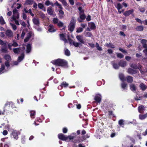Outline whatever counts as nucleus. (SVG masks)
Instances as JSON below:
<instances>
[{
  "label": "nucleus",
  "instance_id": "f257e3e1",
  "mask_svg": "<svg viewBox=\"0 0 147 147\" xmlns=\"http://www.w3.org/2000/svg\"><path fill=\"white\" fill-rule=\"evenodd\" d=\"M53 64L63 67H68V62L65 60L61 59H58L51 61Z\"/></svg>",
  "mask_w": 147,
  "mask_h": 147
},
{
  "label": "nucleus",
  "instance_id": "f03ea898",
  "mask_svg": "<svg viewBox=\"0 0 147 147\" xmlns=\"http://www.w3.org/2000/svg\"><path fill=\"white\" fill-rule=\"evenodd\" d=\"M76 20L75 18L73 17L71 18V20L68 26V29L71 32H72L75 27Z\"/></svg>",
  "mask_w": 147,
  "mask_h": 147
},
{
  "label": "nucleus",
  "instance_id": "7ed1b4c3",
  "mask_svg": "<svg viewBox=\"0 0 147 147\" xmlns=\"http://www.w3.org/2000/svg\"><path fill=\"white\" fill-rule=\"evenodd\" d=\"M7 42H4L2 40H0V45L4 47L1 48V50L2 52L3 53H7Z\"/></svg>",
  "mask_w": 147,
  "mask_h": 147
},
{
  "label": "nucleus",
  "instance_id": "20e7f679",
  "mask_svg": "<svg viewBox=\"0 0 147 147\" xmlns=\"http://www.w3.org/2000/svg\"><path fill=\"white\" fill-rule=\"evenodd\" d=\"M75 136H67L68 138V139L69 138L70 140H73L72 142L74 143H79L80 142V138L79 137H77V139H76L75 138H76V133H72Z\"/></svg>",
  "mask_w": 147,
  "mask_h": 147
},
{
  "label": "nucleus",
  "instance_id": "39448f33",
  "mask_svg": "<svg viewBox=\"0 0 147 147\" xmlns=\"http://www.w3.org/2000/svg\"><path fill=\"white\" fill-rule=\"evenodd\" d=\"M102 96L100 94H98L95 95L94 99L96 102L100 104L101 101Z\"/></svg>",
  "mask_w": 147,
  "mask_h": 147
},
{
  "label": "nucleus",
  "instance_id": "423d86ee",
  "mask_svg": "<svg viewBox=\"0 0 147 147\" xmlns=\"http://www.w3.org/2000/svg\"><path fill=\"white\" fill-rule=\"evenodd\" d=\"M11 137L16 140L18 138V134L16 130L13 129L12 130L11 134Z\"/></svg>",
  "mask_w": 147,
  "mask_h": 147
},
{
  "label": "nucleus",
  "instance_id": "0eeeda50",
  "mask_svg": "<svg viewBox=\"0 0 147 147\" xmlns=\"http://www.w3.org/2000/svg\"><path fill=\"white\" fill-rule=\"evenodd\" d=\"M58 137L59 139L63 141H66L68 140L67 136H66L62 133L59 134L58 135Z\"/></svg>",
  "mask_w": 147,
  "mask_h": 147
},
{
  "label": "nucleus",
  "instance_id": "6e6552de",
  "mask_svg": "<svg viewBox=\"0 0 147 147\" xmlns=\"http://www.w3.org/2000/svg\"><path fill=\"white\" fill-rule=\"evenodd\" d=\"M86 18V16L84 13L80 14V18H78V20L80 23L82 22L83 20Z\"/></svg>",
  "mask_w": 147,
  "mask_h": 147
},
{
  "label": "nucleus",
  "instance_id": "1a4fd4ad",
  "mask_svg": "<svg viewBox=\"0 0 147 147\" xmlns=\"http://www.w3.org/2000/svg\"><path fill=\"white\" fill-rule=\"evenodd\" d=\"M47 11L48 14L50 16L53 15V13H55L53 8L51 7H50L47 8Z\"/></svg>",
  "mask_w": 147,
  "mask_h": 147
},
{
  "label": "nucleus",
  "instance_id": "9d476101",
  "mask_svg": "<svg viewBox=\"0 0 147 147\" xmlns=\"http://www.w3.org/2000/svg\"><path fill=\"white\" fill-rule=\"evenodd\" d=\"M134 12V10L132 9L128 11H125L123 13V15L126 17L132 14Z\"/></svg>",
  "mask_w": 147,
  "mask_h": 147
},
{
  "label": "nucleus",
  "instance_id": "9b49d317",
  "mask_svg": "<svg viewBox=\"0 0 147 147\" xmlns=\"http://www.w3.org/2000/svg\"><path fill=\"white\" fill-rule=\"evenodd\" d=\"M48 31L51 32H54L56 31V29L54 28V26L52 24H50L49 26Z\"/></svg>",
  "mask_w": 147,
  "mask_h": 147
},
{
  "label": "nucleus",
  "instance_id": "f8f14e48",
  "mask_svg": "<svg viewBox=\"0 0 147 147\" xmlns=\"http://www.w3.org/2000/svg\"><path fill=\"white\" fill-rule=\"evenodd\" d=\"M127 72L129 74L132 75L135 74L137 73V71L136 70L130 68L128 69Z\"/></svg>",
  "mask_w": 147,
  "mask_h": 147
},
{
  "label": "nucleus",
  "instance_id": "ddd939ff",
  "mask_svg": "<svg viewBox=\"0 0 147 147\" xmlns=\"http://www.w3.org/2000/svg\"><path fill=\"white\" fill-rule=\"evenodd\" d=\"M76 38L77 40L80 42V43L81 44H84L85 43L83 39V37L82 36L80 35H77L76 36Z\"/></svg>",
  "mask_w": 147,
  "mask_h": 147
},
{
  "label": "nucleus",
  "instance_id": "4468645a",
  "mask_svg": "<svg viewBox=\"0 0 147 147\" xmlns=\"http://www.w3.org/2000/svg\"><path fill=\"white\" fill-rule=\"evenodd\" d=\"M32 21L34 24L39 26L40 24L39 19L38 18H34L32 19Z\"/></svg>",
  "mask_w": 147,
  "mask_h": 147
},
{
  "label": "nucleus",
  "instance_id": "2eb2a0df",
  "mask_svg": "<svg viewBox=\"0 0 147 147\" xmlns=\"http://www.w3.org/2000/svg\"><path fill=\"white\" fill-rule=\"evenodd\" d=\"M5 34L9 37H11L13 36V33L10 30H7L6 31Z\"/></svg>",
  "mask_w": 147,
  "mask_h": 147
},
{
  "label": "nucleus",
  "instance_id": "dca6fc26",
  "mask_svg": "<svg viewBox=\"0 0 147 147\" xmlns=\"http://www.w3.org/2000/svg\"><path fill=\"white\" fill-rule=\"evenodd\" d=\"M128 83H131L133 81V78L132 76H128L126 77V80Z\"/></svg>",
  "mask_w": 147,
  "mask_h": 147
},
{
  "label": "nucleus",
  "instance_id": "f3484780",
  "mask_svg": "<svg viewBox=\"0 0 147 147\" xmlns=\"http://www.w3.org/2000/svg\"><path fill=\"white\" fill-rule=\"evenodd\" d=\"M145 110V107L142 105H140L138 107V110L140 113H143Z\"/></svg>",
  "mask_w": 147,
  "mask_h": 147
},
{
  "label": "nucleus",
  "instance_id": "a211bd4d",
  "mask_svg": "<svg viewBox=\"0 0 147 147\" xmlns=\"http://www.w3.org/2000/svg\"><path fill=\"white\" fill-rule=\"evenodd\" d=\"M119 78L122 82H124L126 80V77L124 74L122 73H120L119 74Z\"/></svg>",
  "mask_w": 147,
  "mask_h": 147
},
{
  "label": "nucleus",
  "instance_id": "6ab92c4d",
  "mask_svg": "<svg viewBox=\"0 0 147 147\" xmlns=\"http://www.w3.org/2000/svg\"><path fill=\"white\" fill-rule=\"evenodd\" d=\"M140 88L142 91L145 90L147 88L146 86L143 83H141L139 86Z\"/></svg>",
  "mask_w": 147,
  "mask_h": 147
},
{
  "label": "nucleus",
  "instance_id": "aec40b11",
  "mask_svg": "<svg viewBox=\"0 0 147 147\" xmlns=\"http://www.w3.org/2000/svg\"><path fill=\"white\" fill-rule=\"evenodd\" d=\"M119 65L122 67H125L127 65V62L125 61L121 60L119 62Z\"/></svg>",
  "mask_w": 147,
  "mask_h": 147
},
{
  "label": "nucleus",
  "instance_id": "412c9836",
  "mask_svg": "<svg viewBox=\"0 0 147 147\" xmlns=\"http://www.w3.org/2000/svg\"><path fill=\"white\" fill-rule=\"evenodd\" d=\"M125 122V121L124 120L121 119L119 120L118 123L120 127H124V125Z\"/></svg>",
  "mask_w": 147,
  "mask_h": 147
},
{
  "label": "nucleus",
  "instance_id": "4be33fe9",
  "mask_svg": "<svg viewBox=\"0 0 147 147\" xmlns=\"http://www.w3.org/2000/svg\"><path fill=\"white\" fill-rule=\"evenodd\" d=\"M147 117V113H146L144 115L140 114L139 115V117L140 119L141 120H143L145 119Z\"/></svg>",
  "mask_w": 147,
  "mask_h": 147
},
{
  "label": "nucleus",
  "instance_id": "5701e85b",
  "mask_svg": "<svg viewBox=\"0 0 147 147\" xmlns=\"http://www.w3.org/2000/svg\"><path fill=\"white\" fill-rule=\"evenodd\" d=\"M31 49V44H28L26 46V52L27 53H30Z\"/></svg>",
  "mask_w": 147,
  "mask_h": 147
},
{
  "label": "nucleus",
  "instance_id": "b1692460",
  "mask_svg": "<svg viewBox=\"0 0 147 147\" xmlns=\"http://www.w3.org/2000/svg\"><path fill=\"white\" fill-rule=\"evenodd\" d=\"M30 116L32 119L35 118V115L36 114V112L32 110L30 111Z\"/></svg>",
  "mask_w": 147,
  "mask_h": 147
},
{
  "label": "nucleus",
  "instance_id": "393cba45",
  "mask_svg": "<svg viewBox=\"0 0 147 147\" xmlns=\"http://www.w3.org/2000/svg\"><path fill=\"white\" fill-rule=\"evenodd\" d=\"M62 3L63 5L65 7H68L69 6L68 4L67 3L66 1L65 0H59Z\"/></svg>",
  "mask_w": 147,
  "mask_h": 147
},
{
  "label": "nucleus",
  "instance_id": "a878e982",
  "mask_svg": "<svg viewBox=\"0 0 147 147\" xmlns=\"http://www.w3.org/2000/svg\"><path fill=\"white\" fill-rule=\"evenodd\" d=\"M34 2L33 0H26V1L25 4L26 5H31Z\"/></svg>",
  "mask_w": 147,
  "mask_h": 147
},
{
  "label": "nucleus",
  "instance_id": "bb28decb",
  "mask_svg": "<svg viewBox=\"0 0 147 147\" xmlns=\"http://www.w3.org/2000/svg\"><path fill=\"white\" fill-rule=\"evenodd\" d=\"M137 31H142L143 30L144 28L142 26H137L135 28Z\"/></svg>",
  "mask_w": 147,
  "mask_h": 147
},
{
  "label": "nucleus",
  "instance_id": "cd10ccee",
  "mask_svg": "<svg viewBox=\"0 0 147 147\" xmlns=\"http://www.w3.org/2000/svg\"><path fill=\"white\" fill-rule=\"evenodd\" d=\"M68 84L67 83L65 82H63L61 84L60 86L61 88L63 87H66L68 86Z\"/></svg>",
  "mask_w": 147,
  "mask_h": 147
},
{
  "label": "nucleus",
  "instance_id": "c85d7f7f",
  "mask_svg": "<svg viewBox=\"0 0 147 147\" xmlns=\"http://www.w3.org/2000/svg\"><path fill=\"white\" fill-rule=\"evenodd\" d=\"M24 53L21 54L20 56H19L18 58V61L19 62L22 61L24 59Z\"/></svg>",
  "mask_w": 147,
  "mask_h": 147
},
{
  "label": "nucleus",
  "instance_id": "c756f323",
  "mask_svg": "<svg viewBox=\"0 0 147 147\" xmlns=\"http://www.w3.org/2000/svg\"><path fill=\"white\" fill-rule=\"evenodd\" d=\"M131 90L133 92L136 91V86L134 84H132L130 86Z\"/></svg>",
  "mask_w": 147,
  "mask_h": 147
},
{
  "label": "nucleus",
  "instance_id": "7c9ffc66",
  "mask_svg": "<svg viewBox=\"0 0 147 147\" xmlns=\"http://www.w3.org/2000/svg\"><path fill=\"white\" fill-rule=\"evenodd\" d=\"M90 27L91 30H94L96 28V26L94 22H92L90 23Z\"/></svg>",
  "mask_w": 147,
  "mask_h": 147
},
{
  "label": "nucleus",
  "instance_id": "2f4dec72",
  "mask_svg": "<svg viewBox=\"0 0 147 147\" xmlns=\"http://www.w3.org/2000/svg\"><path fill=\"white\" fill-rule=\"evenodd\" d=\"M127 84L125 82H122L121 84V87L123 89H125L127 87Z\"/></svg>",
  "mask_w": 147,
  "mask_h": 147
},
{
  "label": "nucleus",
  "instance_id": "473e14b6",
  "mask_svg": "<svg viewBox=\"0 0 147 147\" xmlns=\"http://www.w3.org/2000/svg\"><path fill=\"white\" fill-rule=\"evenodd\" d=\"M20 48H13V52L17 54H18L20 52Z\"/></svg>",
  "mask_w": 147,
  "mask_h": 147
},
{
  "label": "nucleus",
  "instance_id": "72a5a7b5",
  "mask_svg": "<svg viewBox=\"0 0 147 147\" xmlns=\"http://www.w3.org/2000/svg\"><path fill=\"white\" fill-rule=\"evenodd\" d=\"M4 58L7 61H9L11 60L10 56L8 54L5 55H4Z\"/></svg>",
  "mask_w": 147,
  "mask_h": 147
},
{
  "label": "nucleus",
  "instance_id": "f704fd0d",
  "mask_svg": "<svg viewBox=\"0 0 147 147\" xmlns=\"http://www.w3.org/2000/svg\"><path fill=\"white\" fill-rule=\"evenodd\" d=\"M64 11L62 10H60L59 11V17L60 18H62L64 15Z\"/></svg>",
  "mask_w": 147,
  "mask_h": 147
},
{
  "label": "nucleus",
  "instance_id": "c9c22d12",
  "mask_svg": "<svg viewBox=\"0 0 147 147\" xmlns=\"http://www.w3.org/2000/svg\"><path fill=\"white\" fill-rule=\"evenodd\" d=\"M0 23L2 25H3L5 24V22L2 16H0Z\"/></svg>",
  "mask_w": 147,
  "mask_h": 147
},
{
  "label": "nucleus",
  "instance_id": "e433bc0d",
  "mask_svg": "<svg viewBox=\"0 0 147 147\" xmlns=\"http://www.w3.org/2000/svg\"><path fill=\"white\" fill-rule=\"evenodd\" d=\"M73 45L76 47H78L79 45L81 46L82 45V44L81 43L76 42H74Z\"/></svg>",
  "mask_w": 147,
  "mask_h": 147
},
{
  "label": "nucleus",
  "instance_id": "4c0bfd02",
  "mask_svg": "<svg viewBox=\"0 0 147 147\" xmlns=\"http://www.w3.org/2000/svg\"><path fill=\"white\" fill-rule=\"evenodd\" d=\"M137 66L138 65H137L136 64H131L130 65V66L131 67L135 69H138V67H137Z\"/></svg>",
  "mask_w": 147,
  "mask_h": 147
},
{
  "label": "nucleus",
  "instance_id": "58836bf2",
  "mask_svg": "<svg viewBox=\"0 0 147 147\" xmlns=\"http://www.w3.org/2000/svg\"><path fill=\"white\" fill-rule=\"evenodd\" d=\"M78 9L79 10L80 12L79 14H80L84 13V10L82 9V7L81 6H80L78 8Z\"/></svg>",
  "mask_w": 147,
  "mask_h": 147
},
{
  "label": "nucleus",
  "instance_id": "ea45409f",
  "mask_svg": "<svg viewBox=\"0 0 147 147\" xmlns=\"http://www.w3.org/2000/svg\"><path fill=\"white\" fill-rule=\"evenodd\" d=\"M106 46L107 47H108L110 48H111L112 49H114L115 48V46H114V45L111 43H109V44H106Z\"/></svg>",
  "mask_w": 147,
  "mask_h": 147
},
{
  "label": "nucleus",
  "instance_id": "a19ab883",
  "mask_svg": "<svg viewBox=\"0 0 147 147\" xmlns=\"http://www.w3.org/2000/svg\"><path fill=\"white\" fill-rule=\"evenodd\" d=\"M11 103H12L13 102H7L5 105L4 108V109H5V108L7 107H8L9 108H10V105Z\"/></svg>",
  "mask_w": 147,
  "mask_h": 147
},
{
  "label": "nucleus",
  "instance_id": "79ce46f5",
  "mask_svg": "<svg viewBox=\"0 0 147 147\" xmlns=\"http://www.w3.org/2000/svg\"><path fill=\"white\" fill-rule=\"evenodd\" d=\"M64 53L67 56H69L70 55V51L67 49H66L65 50Z\"/></svg>",
  "mask_w": 147,
  "mask_h": 147
},
{
  "label": "nucleus",
  "instance_id": "37998d69",
  "mask_svg": "<svg viewBox=\"0 0 147 147\" xmlns=\"http://www.w3.org/2000/svg\"><path fill=\"white\" fill-rule=\"evenodd\" d=\"M59 20L57 18H54L53 20V22L54 24H57L58 23Z\"/></svg>",
  "mask_w": 147,
  "mask_h": 147
},
{
  "label": "nucleus",
  "instance_id": "c03bdc74",
  "mask_svg": "<svg viewBox=\"0 0 147 147\" xmlns=\"http://www.w3.org/2000/svg\"><path fill=\"white\" fill-rule=\"evenodd\" d=\"M115 7L117 8L118 10H120L122 7V5L120 3L117 4V6Z\"/></svg>",
  "mask_w": 147,
  "mask_h": 147
},
{
  "label": "nucleus",
  "instance_id": "a18cd8bd",
  "mask_svg": "<svg viewBox=\"0 0 147 147\" xmlns=\"http://www.w3.org/2000/svg\"><path fill=\"white\" fill-rule=\"evenodd\" d=\"M117 57L120 59H121L124 57V55L120 53L117 54Z\"/></svg>",
  "mask_w": 147,
  "mask_h": 147
},
{
  "label": "nucleus",
  "instance_id": "49530a36",
  "mask_svg": "<svg viewBox=\"0 0 147 147\" xmlns=\"http://www.w3.org/2000/svg\"><path fill=\"white\" fill-rule=\"evenodd\" d=\"M96 47L98 50L99 51H102V48L99 46V44L98 43H96Z\"/></svg>",
  "mask_w": 147,
  "mask_h": 147
},
{
  "label": "nucleus",
  "instance_id": "de8ad7c7",
  "mask_svg": "<svg viewBox=\"0 0 147 147\" xmlns=\"http://www.w3.org/2000/svg\"><path fill=\"white\" fill-rule=\"evenodd\" d=\"M113 67L115 69H118L119 68V64H118L117 63H114L113 64Z\"/></svg>",
  "mask_w": 147,
  "mask_h": 147
},
{
  "label": "nucleus",
  "instance_id": "09e8293b",
  "mask_svg": "<svg viewBox=\"0 0 147 147\" xmlns=\"http://www.w3.org/2000/svg\"><path fill=\"white\" fill-rule=\"evenodd\" d=\"M108 115L109 116L111 117L112 116L113 117H115L114 115L113 114V111H108Z\"/></svg>",
  "mask_w": 147,
  "mask_h": 147
},
{
  "label": "nucleus",
  "instance_id": "8fccbe9b",
  "mask_svg": "<svg viewBox=\"0 0 147 147\" xmlns=\"http://www.w3.org/2000/svg\"><path fill=\"white\" fill-rule=\"evenodd\" d=\"M57 26L59 27H63L64 25V24L63 22L61 21H59L57 24Z\"/></svg>",
  "mask_w": 147,
  "mask_h": 147
},
{
  "label": "nucleus",
  "instance_id": "3c124183",
  "mask_svg": "<svg viewBox=\"0 0 147 147\" xmlns=\"http://www.w3.org/2000/svg\"><path fill=\"white\" fill-rule=\"evenodd\" d=\"M92 36V35L91 32H86L85 36L86 37H91Z\"/></svg>",
  "mask_w": 147,
  "mask_h": 147
},
{
  "label": "nucleus",
  "instance_id": "603ef678",
  "mask_svg": "<svg viewBox=\"0 0 147 147\" xmlns=\"http://www.w3.org/2000/svg\"><path fill=\"white\" fill-rule=\"evenodd\" d=\"M38 6L40 9H42L44 7V6L43 4L40 3L38 4Z\"/></svg>",
  "mask_w": 147,
  "mask_h": 147
},
{
  "label": "nucleus",
  "instance_id": "864d4df0",
  "mask_svg": "<svg viewBox=\"0 0 147 147\" xmlns=\"http://www.w3.org/2000/svg\"><path fill=\"white\" fill-rule=\"evenodd\" d=\"M83 29L81 27H79L77 29L76 32L80 33L82 32L83 31Z\"/></svg>",
  "mask_w": 147,
  "mask_h": 147
},
{
  "label": "nucleus",
  "instance_id": "5fc2aeb1",
  "mask_svg": "<svg viewBox=\"0 0 147 147\" xmlns=\"http://www.w3.org/2000/svg\"><path fill=\"white\" fill-rule=\"evenodd\" d=\"M68 40L69 41V44L70 45H73V43L74 42V41H73V40H72L70 38H69V36L68 37Z\"/></svg>",
  "mask_w": 147,
  "mask_h": 147
},
{
  "label": "nucleus",
  "instance_id": "6e6d98bb",
  "mask_svg": "<svg viewBox=\"0 0 147 147\" xmlns=\"http://www.w3.org/2000/svg\"><path fill=\"white\" fill-rule=\"evenodd\" d=\"M45 4L47 6H49L50 5L53 6V4H51L49 0H47L45 2Z\"/></svg>",
  "mask_w": 147,
  "mask_h": 147
},
{
  "label": "nucleus",
  "instance_id": "4d7b16f0",
  "mask_svg": "<svg viewBox=\"0 0 147 147\" xmlns=\"http://www.w3.org/2000/svg\"><path fill=\"white\" fill-rule=\"evenodd\" d=\"M59 36L60 37V38L61 40L63 39L64 38H65V36L63 34H59Z\"/></svg>",
  "mask_w": 147,
  "mask_h": 147
},
{
  "label": "nucleus",
  "instance_id": "13d9d810",
  "mask_svg": "<svg viewBox=\"0 0 147 147\" xmlns=\"http://www.w3.org/2000/svg\"><path fill=\"white\" fill-rule=\"evenodd\" d=\"M68 131V129L66 127H64L63 129V133H66Z\"/></svg>",
  "mask_w": 147,
  "mask_h": 147
},
{
  "label": "nucleus",
  "instance_id": "bf43d9fd",
  "mask_svg": "<svg viewBox=\"0 0 147 147\" xmlns=\"http://www.w3.org/2000/svg\"><path fill=\"white\" fill-rule=\"evenodd\" d=\"M22 17H23V19L24 20H26V19H27V15H26V14L23 12L22 13Z\"/></svg>",
  "mask_w": 147,
  "mask_h": 147
},
{
  "label": "nucleus",
  "instance_id": "052dcab7",
  "mask_svg": "<svg viewBox=\"0 0 147 147\" xmlns=\"http://www.w3.org/2000/svg\"><path fill=\"white\" fill-rule=\"evenodd\" d=\"M13 14H18V10L16 9H14L13 10Z\"/></svg>",
  "mask_w": 147,
  "mask_h": 147
},
{
  "label": "nucleus",
  "instance_id": "680f3d73",
  "mask_svg": "<svg viewBox=\"0 0 147 147\" xmlns=\"http://www.w3.org/2000/svg\"><path fill=\"white\" fill-rule=\"evenodd\" d=\"M119 49L120 51H121V52H122L123 53H127V52L126 51L124 50L122 48H119Z\"/></svg>",
  "mask_w": 147,
  "mask_h": 147
},
{
  "label": "nucleus",
  "instance_id": "e2e57ef3",
  "mask_svg": "<svg viewBox=\"0 0 147 147\" xmlns=\"http://www.w3.org/2000/svg\"><path fill=\"white\" fill-rule=\"evenodd\" d=\"M135 20H136V22H138L141 24H142V21L141 20V19H140L139 18H136Z\"/></svg>",
  "mask_w": 147,
  "mask_h": 147
},
{
  "label": "nucleus",
  "instance_id": "0e129e2a",
  "mask_svg": "<svg viewBox=\"0 0 147 147\" xmlns=\"http://www.w3.org/2000/svg\"><path fill=\"white\" fill-rule=\"evenodd\" d=\"M11 45L14 47H16L18 46V44L15 42H13L11 44Z\"/></svg>",
  "mask_w": 147,
  "mask_h": 147
},
{
  "label": "nucleus",
  "instance_id": "69168bd1",
  "mask_svg": "<svg viewBox=\"0 0 147 147\" xmlns=\"http://www.w3.org/2000/svg\"><path fill=\"white\" fill-rule=\"evenodd\" d=\"M11 26L12 27V28L14 30H16L17 29V27L15 24H11Z\"/></svg>",
  "mask_w": 147,
  "mask_h": 147
},
{
  "label": "nucleus",
  "instance_id": "338daca9",
  "mask_svg": "<svg viewBox=\"0 0 147 147\" xmlns=\"http://www.w3.org/2000/svg\"><path fill=\"white\" fill-rule=\"evenodd\" d=\"M139 10L141 12L143 13L145 11V9L144 7H141L139 9Z\"/></svg>",
  "mask_w": 147,
  "mask_h": 147
},
{
  "label": "nucleus",
  "instance_id": "774afa93",
  "mask_svg": "<svg viewBox=\"0 0 147 147\" xmlns=\"http://www.w3.org/2000/svg\"><path fill=\"white\" fill-rule=\"evenodd\" d=\"M8 134V132L6 130H4L3 132V134L4 136Z\"/></svg>",
  "mask_w": 147,
  "mask_h": 147
}]
</instances>
